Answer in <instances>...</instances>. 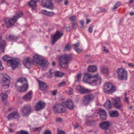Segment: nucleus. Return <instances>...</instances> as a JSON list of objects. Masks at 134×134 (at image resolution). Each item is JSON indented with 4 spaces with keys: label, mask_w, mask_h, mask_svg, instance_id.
<instances>
[{
    "label": "nucleus",
    "mask_w": 134,
    "mask_h": 134,
    "mask_svg": "<svg viewBox=\"0 0 134 134\" xmlns=\"http://www.w3.org/2000/svg\"><path fill=\"white\" fill-rule=\"evenodd\" d=\"M74 49L78 53H80L82 50V49H80V48L78 47L75 48Z\"/></svg>",
    "instance_id": "47"
},
{
    "label": "nucleus",
    "mask_w": 134,
    "mask_h": 134,
    "mask_svg": "<svg viewBox=\"0 0 134 134\" xmlns=\"http://www.w3.org/2000/svg\"><path fill=\"white\" fill-rule=\"evenodd\" d=\"M80 43L79 42V41H78L77 43L73 44V45L75 47H77L79 46H80Z\"/></svg>",
    "instance_id": "52"
},
{
    "label": "nucleus",
    "mask_w": 134,
    "mask_h": 134,
    "mask_svg": "<svg viewBox=\"0 0 134 134\" xmlns=\"http://www.w3.org/2000/svg\"><path fill=\"white\" fill-rule=\"evenodd\" d=\"M90 21L91 20H90L87 19L86 24H88L89 23H90Z\"/></svg>",
    "instance_id": "62"
},
{
    "label": "nucleus",
    "mask_w": 134,
    "mask_h": 134,
    "mask_svg": "<svg viewBox=\"0 0 134 134\" xmlns=\"http://www.w3.org/2000/svg\"><path fill=\"white\" fill-rule=\"evenodd\" d=\"M105 107L107 109H110L111 108V101L108 100L104 104Z\"/></svg>",
    "instance_id": "29"
},
{
    "label": "nucleus",
    "mask_w": 134,
    "mask_h": 134,
    "mask_svg": "<svg viewBox=\"0 0 134 134\" xmlns=\"http://www.w3.org/2000/svg\"><path fill=\"white\" fill-rule=\"evenodd\" d=\"M66 93L69 95H71L73 93V90L72 88H70L66 91Z\"/></svg>",
    "instance_id": "35"
},
{
    "label": "nucleus",
    "mask_w": 134,
    "mask_h": 134,
    "mask_svg": "<svg viewBox=\"0 0 134 134\" xmlns=\"http://www.w3.org/2000/svg\"><path fill=\"white\" fill-rule=\"evenodd\" d=\"M109 115L112 117H117L119 116L118 112L116 110H111L109 112Z\"/></svg>",
    "instance_id": "25"
},
{
    "label": "nucleus",
    "mask_w": 134,
    "mask_h": 134,
    "mask_svg": "<svg viewBox=\"0 0 134 134\" xmlns=\"http://www.w3.org/2000/svg\"><path fill=\"white\" fill-rule=\"evenodd\" d=\"M48 14L47 16L50 17L53 16L54 15V13L52 12H48Z\"/></svg>",
    "instance_id": "44"
},
{
    "label": "nucleus",
    "mask_w": 134,
    "mask_h": 134,
    "mask_svg": "<svg viewBox=\"0 0 134 134\" xmlns=\"http://www.w3.org/2000/svg\"><path fill=\"white\" fill-rule=\"evenodd\" d=\"M40 127L35 128L33 129V130L35 131H36L40 129Z\"/></svg>",
    "instance_id": "58"
},
{
    "label": "nucleus",
    "mask_w": 134,
    "mask_h": 134,
    "mask_svg": "<svg viewBox=\"0 0 134 134\" xmlns=\"http://www.w3.org/2000/svg\"><path fill=\"white\" fill-rule=\"evenodd\" d=\"M64 75V73L59 71H57L55 73V76L57 77H61Z\"/></svg>",
    "instance_id": "33"
},
{
    "label": "nucleus",
    "mask_w": 134,
    "mask_h": 134,
    "mask_svg": "<svg viewBox=\"0 0 134 134\" xmlns=\"http://www.w3.org/2000/svg\"><path fill=\"white\" fill-rule=\"evenodd\" d=\"M10 81V78L9 76L6 74H3L2 79L1 80V82L3 84L2 85V86H7L8 87Z\"/></svg>",
    "instance_id": "16"
},
{
    "label": "nucleus",
    "mask_w": 134,
    "mask_h": 134,
    "mask_svg": "<svg viewBox=\"0 0 134 134\" xmlns=\"http://www.w3.org/2000/svg\"><path fill=\"white\" fill-rule=\"evenodd\" d=\"M32 62L29 58H27L23 61V63L24 66L26 68H30L32 65Z\"/></svg>",
    "instance_id": "21"
},
{
    "label": "nucleus",
    "mask_w": 134,
    "mask_h": 134,
    "mask_svg": "<svg viewBox=\"0 0 134 134\" xmlns=\"http://www.w3.org/2000/svg\"><path fill=\"white\" fill-rule=\"evenodd\" d=\"M111 101L112 104L116 108L121 110H122L123 105L120 97L112 98Z\"/></svg>",
    "instance_id": "7"
},
{
    "label": "nucleus",
    "mask_w": 134,
    "mask_h": 134,
    "mask_svg": "<svg viewBox=\"0 0 134 134\" xmlns=\"http://www.w3.org/2000/svg\"><path fill=\"white\" fill-rule=\"evenodd\" d=\"M38 81L40 89L42 90H45L47 87L46 84L44 83L39 80H38Z\"/></svg>",
    "instance_id": "27"
},
{
    "label": "nucleus",
    "mask_w": 134,
    "mask_h": 134,
    "mask_svg": "<svg viewBox=\"0 0 134 134\" xmlns=\"http://www.w3.org/2000/svg\"><path fill=\"white\" fill-rule=\"evenodd\" d=\"M51 132L48 130H46L44 131L43 134H51Z\"/></svg>",
    "instance_id": "49"
},
{
    "label": "nucleus",
    "mask_w": 134,
    "mask_h": 134,
    "mask_svg": "<svg viewBox=\"0 0 134 134\" xmlns=\"http://www.w3.org/2000/svg\"><path fill=\"white\" fill-rule=\"evenodd\" d=\"M63 105L65 107H66L70 109H74V105L72 102L70 100H69L63 103Z\"/></svg>",
    "instance_id": "17"
},
{
    "label": "nucleus",
    "mask_w": 134,
    "mask_h": 134,
    "mask_svg": "<svg viewBox=\"0 0 134 134\" xmlns=\"http://www.w3.org/2000/svg\"><path fill=\"white\" fill-rule=\"evenodd\" d=\"M18 37L13 35L7 36L6 37L7 41H16L17 40Z\"/></svg>",
    "instance_id": "26"
},
{
    "label": "nucleus",
    "mask_w": 134,
    "mask_h": 134,
    "mask_svg": "<svg viewBox=\"0 0 134 134\" xmlns=\"http://www.w3.org/2000/svg\"><path fill=\"white\" fill-rule=\"evenodd\" d=\"M4 68L2 66L1 61L0 60V70H3Z\"/></svg>",
    "instance_id": "51"
},
{
    "label": "nucleus",
    "mask_w": 134,
    "mask_h": 134,
    "mask_svg": "<svg viewBox=\"0 0 134 134\" xmlns=\"http://www.w3.org/2000/svg\"><path fill=\"white\" fill-rule=\"evenodd\" d=\"M117 77L121 80H126L127 79V71L122 68L118 69L116 70Z\"/></svg>",
    "instance_id": "8"
},
{
    "label": "nucleus",
    "mask_w": 134,
    "mask_h": 134,
    "mask_svg": "<svg viewBox=\"0 0 134 134\" xmlns=\"http://www.w3.org/2000/svg\"><path fill=\"white\" fill-rule=\"evenodd\" d=\"M129 66L131 67V68H134V65L132 63H129L128 64Z\"/></svg>",
    "instance_id": "53"
},
{
    "label": "nucleus",
    "mask_w": 134,
    "mask_h": 134,
    "mask_svg": "<svg viewBox=\"0 0 134 134\" xmlns=\"http://www.w3.org/2000/svg\"><path fill=\"white\" fill-rule=\"evenodd\" d=\"M54 72L55 71L53 69H52L50 70L49 72L47 73V75L48 76L49 78L52 77Z\"/></svg>",
    "instance_id": "32"
},
{
    "label": "nucleus",
    "mask_w": 134,
    "mask_h": 134,
    "mask_svg": "<svg viewBox=\"0 0 134 134\" xmlns=\"http://www.w3.org/2000/svg\"><path fill=\"white\" fill-rule=\"evenodd\" d=\"M56 121L57 122H62L63 120L60 117H57L56 118Z\"/></svg>",
    "instance_id": "43"
},
{
    "label": "nucleus",
    "mask_w": 134,
    "mask_h": 134,
    "mask_svg": "<svg viewBox=\"0 0 134 134\" xmlns=\"http://www.w3.org/2000/svg\"><path fill=\"white\" fill-rule=\"evenodd\" d=\"M56 65V63L55 62H53L52 63V65L53 66H55Z\"/></svg>",
    "instance_id": "64"
},
{
    "label": "nucleus",
    "mask_w": 134,
    "mask_h": 134,
    "mask_svg": "<svg viewBox=\"0 0 134 134\" xmlns=\"http://www.w3.org/2000/svg\"><path fill=\"white\" fill-rule=\"evenodd\" d=\"M104 51L106 53H107L109 52L108 50L106 49L105 47H104Z\"/></svg>",
    "instance_id": "59"
},
{
    "label": "nucleus",
    "mask_w": 134,
    "mask_h": 134,
    "mask_svg": "<svg viewBox=\"0 0 134 134\" xmlns=\"http://www.w3.org/2000/svg\"><path fill=\"white\" fill-rule=\"evenodd\" d=\"M76 17L75 16H73L71 17H70L69 19H70L72 21H75L76 19Z\"/></svg>",
    "instance_id": "48"
},
{
    "label": "nucleus",
    "mask_w": 134,
    "mask_h": 134,
    "mask_svg": "<svg viewBox=\"0 0 134 134\" xmlns=\"http://www.w3.org/2000/svg\"><path fill=\"white\" fill-rule=\"evenodd\" d=\"M21 112L23 116H27L29 115L31 112V106L30 105L25 106L22 108Z\"/></svg>",
    "instance_id": "14"
},
{
    "label": "nucleus",
    "mask_w": 134,
    "mask_h": 134,
    "mask_svg": "<svg viewBox=\"0 0 134 134\" xmlns=\"http://www.w3.org/2000/svg\"><path fill=\"white\" fill-rule=\"evenodd\" d=\"M66 82L65 81H63L59 83L58 85V87H62L65 86L66 85Z\"/></svg>",
    "instance_id": "36"
},
{
    "label": "nucleus",
    "mask_w": 134,
    "mask_h": 134,
    "mask_svg": "<svg viewBox=\"0 0 134 134\" xmlns=\"http://www.w3.org/2000/svg\"><path fill=\"white\" fill-rule=\"evenodd\" d=\"M19 116V114L17 111H14L9 114L7 116L8 120L17 118Z\"/></svg>",
    "instance_id": "20"
},
{
    "label": "nucleus",
    "mask_w": 134,
    "mask_h": 134,
    "mask_svg": "<svg viewBox=\"0 0 134 134\" xmlns=\"http://www.w3.org/2000/svg\"><path fill=\"white\" fill-rule=\"evenodd\" d=\"M32 91H30L23 97V99L25 101H27L31 100L32 97Z\"/></svg>",
    "instance_id": "23"
},
{
    "label": "nucleus",
    "mask_w": 134,
    "mask_h": 134,
    "mask_svg": "<svg viewBox=\"0 0 134 134\" xmlns=\"http://www.w3.org/2000/svg\"><path fill=\"white\" fill-rule=\"evenodd\" d=\"M74 126V128L75 129H77L79 128H81L80 126L78 124H77L76 125Z\"/></svg>",
    "instance_id": "54"
},
{
    "label": "nucleus",
    "mask_w": 134,
    "mask_h": 134,
    "mask_svg": "<svg viewBox=\"0 0 134 134\" xmlns=\"http://www.w3.org/2000/svg\"><path fill=\"white\" fill-rule=\"evenodd\" d=\"M94 98V96L92 94H89L84 96L82 104L83 105H88Z\"/></svg>",
    "instance_id": "10"
},
{
    "label": "nucleus",
    "mask_w": 134,
    "mask_h": 134,
    "mask_svg": "<svg viewBox=\"0 0 134 134\" xmlns=\"http://www.w3.org/2000/svg\"><path fill=\"white\" fill-rule=\"evenodd\" d=\"M40 0H31L28 3L30 6L33 8L37 7L36 3Z\"/></svg>",
    "instance_id": "28"
},
{
    "label": "nucleus",
    "mask_w": 134,
    "mask_h": 134,
    "mask_svg": "<svg viewBox=\"0 0 134 134\" xmlns=\"http://www.w3.org/2000/svg\"><path fill=\"white\" fill-rule=\"evenodd\" d=\"M100 118L102 120H104L106 118V115H99Z\"/></svg>",
    "instance_id": "46"
},
{
    "label": "nucleus",
    "mask_w": 134,
    "mask_h": 134,
    "mask_svg": "<svg viewBox=\"0 0 134 134\" xmlns=\"http://www.w3.org/2000/svg\"><path fill=\"white\" fill-rule=\"evenodd\" d=\"M23 13L20 12L16 15L14 16L11 19L8 18H6L4 20V24L8 28L13 26L14 23L16 22L17 20L21 17Z\"/></svg>",
    "instance_id": "4"
},
{
    "label": "nucleus",
    "mask_w": 134,
    "mask_h": 134,
    "mask_svg": "<svg viewBox=\"0 0 134 134\" xmlns=\"http://www.w3.org/2000/svg\"><path fill=\"white\" fill-rule=\"evenodd\" d=\"M53 110L55 113H62L65 111V107L63 105V103L62 104H58L53 107Z\"/></svg>",
    "instance_id": "13"
},
{
    "label": "nucleus",
    "mask_w": 134,
    "mask_h": 134,
    "mask_svg": "<svg viewBox=\"0 0 134 134\" xmlns=\"http://www.w3.org/2000/svg\"><path fill=\"white\" fill-rule=\"evenodd\" d=\"M16 134H29L28 132L25 131L21 130L19 131H17Z\"/></svg>",
    "instance_id": "37"
},
{
    "label": "nucleus",
    "mask_w": 134,
    "mask_h": 134,
    "mask_svg": "<svg viewBox=\"0 0 134 134\" xmlns=\"http://www.w3.org/2000/svg\"><path fill=\"white\" fill-rule=\"evenodd\" d=\"M97 69L96 66H91L88 68V71L90 72H94L96 71Z\"/></svg>",
    "instance_id": "31"
},
{
    "label": "nucleus",
    "mask_w": 134,
    "mask_h": 134,
    "mask_svg": "<svg viewBox=\"0 0 134 134\" xmlns=\"http://www.w3.org/2000/svg\"><path fill=\"white\" fill-rule=\"evenodd\" d=\"M33 62L42 66H47L49 64L46 60L41 58V57L38 55H35L34 56Z\"/></svg>",
    "instance_id": "6"
},
{
    "label": "nucleus",
    "mask_w": 134,
    "mask_h": 134,
    "mask_svg": "<svg viewBox=\"0 0 134 134\" xmlns=\"http://www.w3.org/2000/svg\"><path fill=\"white\" fill-rule=\"evenodd\" d=\"M8 97V95L5 93H2L0 95V98L4 104H8V102L7 99Z\"/></svg>",
    "instance_id": "22"
},
{
    "label": "nucleus",
    "mask_w": 134,
    "mask_h": 134,
    "mask_svg": "<svg viewBox=\"0 0 134 134\" xmlns=\"http://www.w3.org/2000/svg\"><path fill=\"white\" fill-rule=\"evenodd\" d=\"M94 27V26L93 25H91L89 27L88 29V31L89 32L91 33L93 31V28Z\"/></svg>",
    "instance_id": "41"
},
{
    "label": "nucleus",
    "mask_w": 134,
    "mask_h": 134,
    "mask_svg": "<svg viewBox=\"0 0 134 134\" xmlns=\"http://www.w3.org/2000/svg\"><path fill=\"white\" fill-rule=\"evenodd\" d=\"M83 81L93 86L99 85L101 82V78L98 76V75L93 76L86 73L84 76Z\"/></svg>",
    "instance_id": "1"
},
{
    "label": "nucleus",
    "mask_w": 134,
    "mask_h": 134,
    "mask_svg": "<svg viewBox=\"0 0 134 134\" xmlns=\"http://www.w3.org/2000/svg\"><path fill=\"white\" fill-rule=\"evenodd\" d=\"M45 103L40 101L37 103L35 107V110L36 111H38L43 109L45 106Z\"/></svg>",
    "instance_id": "19"
},
{
    "label": "nucleus",
    "mask_w": 134,
    "mask_h": 134,
    "mask_svg": "<svg viewBox=\"0 0 134 134\" xmlns=\"http://www.w3.org/2000/svg\"><path fill=\"white\" fill-rule=\"evenodd\" d=\"M41 13L43 15L47 16L48 12L45 10H42L41 11Z\"/></svg>",
    "instance_id": "42"
},
{
    "label": "nucleus",
    "mask_w": 134,
    "mask_h": 134,
    "mask_svg": "<svg viewBox=\"0 0 134 134\" xmlns=\"http://www.w3.org/2000/svg\"><path fill=\"white\" fill-rule=\"evenodd\" d=\"M41 5L43 7L51 9H53L54 7L51 0H42Z\"/></svg>",
    "instance_id": "15"
},
{
    "label": "nucleus",
    "mask_w": 134,
    "mask_h": 134,
    "mask_svg": "<svg viewBox=\"0 0 134 134\" xmlns=\"http://www.w3.org/2000/svg\"><path fill=\"white\" fill-rule=\"evenodd\" d=\"M126 93H125V102L126 103L128 104L129 103L128 98L126 97Z\"/></svg>",
    "instance_id": "45"
},
{
    "label": "nucleus",
    "mask_w": 134,
    "mask_h": 134,
    "mask_svg": "<svg viewBox=\"0 0 134 134\" xmlns=\"http://www.w3.org/2000/svg\"><path fill=\"white\" fill-rule=\"evenodd\" d=\"M121 4V3L120 2H118L115 5L117 7L119 6Z\"/></svg>",
    "instance_id": "56"
},
{
    "label": "nucleus",
    "mask_w": 134,
    "mask_h": 134,
    "mask_svg": "<svg viewBox=\"0 0 134 134\" xmlns=\"http://www.w3.org/2000/svg\"><path fill=\"white\" fill-rule=\"evenodd\" d=\"M76 89L79 91L81 93L86 94L92 92V91L89 89L85 88L83 87L80 86H78L76 87Z\"/></svg>",
    "instance_id": "18"
},
{
    "label": "nucleus",
    "mask_w": 134,
    "mask_h": 134,
    "mask_svg": "<svg viewBox=\"0 0 134 134\" xmlns=\"http://www.w3.org/2000/svg\"><path fill=\"white\" fill-rule=\"evenodd\" d=\"M17 90L20 92H25L28 88L27 80L25 78H19L15 84Z\"/></svg>",
    "instance_id": "2"
},
{
    "label": "nucleus",
    "mask_w": 134,
    "mask_h": 134,
    "mask_svg": "<svg viewBox=\"0 0 134 134\" xmlns=\"http://www.w3.org/2000/svg\"><path fill=\"white\" fill-rule=\"evenodd\" d=\"M6 45V43L4 40L1 41L0 42V52L4 53V48Z\"/></svg>",
    "instance_id": "24"
},
{
    "label": "nucleus",
    "mask_w": 134,
    "mask_h": 134,
    "mask_svg": "<svg viewBox=\"0 0 134 134\" xmlns=\"http://www.w3.org/2000/svg\"><path fill=\"white\" fill-rule=\"evenodd\" d=\"M57 134H65V132L64 131L58 129H57Z\"/></svg>",
    "instance_id": "39"
},
{
    "label": "nucleus",
    "mask_w": 134,
    "mask_h": 134,
    "mask_svg": "<svg viewBox=\"0 0 134 134\" xmlns=\"http://www.w3.org/2000/svg\"><path fill=\"white\" fill-rule=\"evenodd\" d=\"M102 72L104 74L107 73L108 72V68L106 66H103L100 68Z\"/></svg>",
    "instance_id": "30"
},
{
    "label": "nucleus",
    "mask_w": 134,
    "mask_h": 134,
    "mask_svg": "<svg viewBox=\"0 0 134 134\" xmlns=\"http://www.w3.org/2000/svg\"><path fill=\"white\" fill-rule=\"evenodd\" d=\"M99 115H107L105 111L104 110H103L101 109H99Z\"/></svg>",
    "instance_id": "38"
},
{
    "label": "nucleus",
    "mask_w": 134,
    "mask_h": 134,
    "mask_svg": "<svg viewBox=\"0 0 134 134\" xmlns=\"http://www.w3.org/2000/svg\"><path fill=\"white\" fill-rule=\"evenodd\" d=\"M71 56L70 54H65L62 55L59 58L60 66L62 68H67L69 62L71 60Z\"/></svg>",
    "instance_id": "3"
},
{
    "label": "nucleus",
    "mask_w": 134,
    "mask_h": 134,
    "mask_svg": "<svg viewBox=\"0 0 134 134\" xmlns=\"http://www.w3.org/2000/svg\"><path fill=\"white\" fill-rule=\"evenodd\" d=\"M86 123L87 125H93L96 124L95 121L93 120H87L86 121Z\"/></svg>",
    "instance_id": "34"
},
{
    "label": "nucleus",
    "mask_w": 134,
    "mask_h": 134,
    "mask_svg": "<svg viewBox=\"0 0 134 134\" xmlns=\"http://www.w3.org/2000/svg\"><path fill=\"white\" fill-rule=\"evenodd\" d=\"M2 59L4 62L9 64L13 70L20 65L19 61L14 60H12L11 57L8 56H4L2 58Z\"/></svg>",
    "instance_id": "5"
},
{
    "label": "nucleus",
    "mask_w": 134,
    "mask_h": 134,
    "mask_svg": "<svg viewBox=\"0 0 134 134\" xmlns=\"http://www.w3.org/2000/svg\"><path fill=\"white\" fill-rule=\"evenodd\" d=\"M68 2L67 1H65L64 2V4L66 5L68 4Z\"/></svg>",
    "instance_id": "63"
},
{
    "label": "nucleus",
    "mask_w": 134,
    "mask_h": 134,
    "mask_svg": "<svg viewBox=\"0 0 134 134\" xmlns=\"http://www.w3.org/2000/svg\"><path fill=\"white\" fill-rule=\"evenodd\" d=\"M52 94L54 95H55L57 94L56 92L54 91L52 92Z\"/></svg>",
    "instance_id": "61"
},
{
    "label": "nucleus",
    "mask_w": 134,
    "mask_h": 134,
    "mask_svg": "<svg viewBox=\"0 0 134 134\" xmlns=\"http://www.w3.org/2000/svg\"><path fill=\"white\" fill-rule=\"evenodd\" d=\"M116 91L115 87L109 82H107L104 85L103 91L106 94H112Z\"/></svg>",
    "instance_id": "9"
},
{
    "label": "nucleus",
    "mask_w": 134,
    "mask_h": 134,
    "mask_svg": "<svg viewBox=\"0 0 134 134\" xmlns=\"http://www.w3.org/2000/svg\"><path fill=\"white\" fill-rule=\"evenodd\" d=\"M84 22L83 20H81L80 21V23L81 25H83Z\"/></svg>",
    "instance_id": "60"
},
{
    "label": "nucleus",
    "mask_w": 134,
    "mask_h": 134,
    "mask_svg": "<svg viewBox=\"0 0 134 134\" xmlns=\"http://www.w3.org/2000/svg\"><path fill=\"white\" fill-rule=\"evenodd\" d=\"M71 48L70 46L68 45H65L64 50L65 51H69L70 50Z\"/></svg>",
    "instance_id": "40"
},
{
    "label": "nucleus",
    "mask_w": 134,
    "mask_h": 134,
    "mask_svg": "<svg viewBox=\"0 0 134 134\" xmlns=\"http://www.w3.org/2000/svg\"><path fill=\"white\" fill-rule=\"evenodd\" d=\"M106 12V10L104 9H100L99 12Z\"/></svg>",
    "instance_id": "55"
},
{
    "label": "nucleus",
    "mask_w": 134,
    "mask_h": 134,
    "mask_svg": "<svg viewBox=\"0 0 134 134\" xmlns=\"http://www.w3.org/2000/svg\"><path fill=\"white\" fill-rule=\"evenodd\" d=\"M77 81H80V79L81 77V75L80 73L78 74L77 76Z\"/></svg>",
    "instance_id": "50"
},
{
    "label": "nucleus",
    "mask_w": 134,
    "mask_h": 134,
    "mask_svg": "<svg viewBox=\"0 0 134 134\" xmlns=\"http://www.w3.org/2000/svg\"><path fill=\"white\" fill-rule=\"evenodd\" d=\"M118 7L116 6L115 5L114 6V7H113L112 8V10L113 11H115V10Z\"/></svg>",
    "instance_id": "57"
},
{
    "label": "nucleus",
    "mask_w": 134,
    "mask_h": 134,
    "mask_svg": "<svg viewBox=\"0 0 134 134\" xmlns=\"http://www.w3.org/2000/svg\"><path fill=\"white\" fill-rule=\"evenodd\" d=\"M63 35V34L62 32L57 31L55 34L51 37L52 44H54Z\"/></svg>",
    "instance_id": "12"
},
{
    "label": "nucleus",
    "mask_w": 134,
    "mask_h": 134,
    "mask_svg": "<svg viewBox=\"0 0 134 134\" xmlns=\"http://www.w3.org/2000/svg\"><path fill=\"white\" fill-rule=\"evenodd\" d=\"M110 123L109 121H104L100 124L99 126L101 129L104 130L105 133L108 134L110 132Z\"/></svg>",
    "instance_id": "11"
}]
</instances>
